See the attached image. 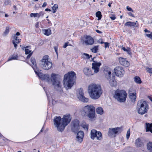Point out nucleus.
<instances>
[{
    "label": "nucleus",
    "mask_w": 152,
    "mask_h": 152,
    "mask_svg": "<svg viewBox=\"0 0 152 152\" xmlns=\"http://www.w3.org/2000/svg\"><path fill=\"white\" fill-rule=\"evenodd\" d=\"M88 92L90 97L93 99H98L102 93L101 86L95 84H91L88 86Z\"/></svg>",
    "instance_id": "nucleus-1"
},
{
    "label": "nucleus",
    "mask_w": 152,
    "mask_h": 152,
    "mask_svg": "<svg viewBox=\"0 0 152 152\" xmlns=\"http://www.w3.org/2000/svg\"><path fill=\"white\" fill-rule=\"evenodd\" d=\"M75 73L73 71L69 72L64 76V87L67 89H70L75 82L76 76Z\"/></svg>",
    "instance_id": "nucleus-2"
},
{
    "label": "nucleus",
    "mask_w": 152,
    "mask_h": 152,
    "mask_svg": "<svg viewBox=\"0 0 152 152\" xmlns=\"http://www.w3.org/2000/svg\"><path fill=\"white\" fill-rule=\"evenodd\" d=\"M30 60L32 64L31 66L34 70L36 74L40 78L49 82L50 80L49 75L46 74L43 75L42 73L41 72V70H40L39 69L37 68L35 58L33 57H31Z\"/></svg>",
    "instance_id": "nucleus-3"
},
{
    "label": "nucleus",
    "mask_w": 152,
    "mask_h": 152,
    "mask_svg": "<svg viewBox=\"0 0 152 152\" xmlns=\"http://www.w3.org/2000/svg\"><path fill=\"white\" fill-rule=\"evenodd\" d=\"M137 110L138 113L141 115L146 113L148 109V105L147 102L143 100L139 101L137 103Z\"/></svg>",
    "instance_id": "nucleus-4"
},
{
    "label": "nucleus",
    "mask_w": 152,
    "mask_h": 152,
    "mask_svg": "<svg viewBox=\"0 0 152 152\" xmlns=\"http://www.w3.org/2000/svg\"><path fill=\"white\" fill-rule=\"evenodd\" d=\"M127 94L124 90H117L115 92L114 97L121 103L124 102L126 100Z\"/></svg>",
    "instance_id": "nucleus-5"
},
{
    "label": "nucleus",
    "mask_w": 152,
    "mask_h": 152,
    "mask_svg": "<svg viewBox=\"0 0 152 152\" xmlns=\"http://www.w3.org/2000/svg\"><path fill=\"white\" fill-rule=\"evenodd\" d=\"M49 56L45 55L44 56L40 61V66L42 68L46 70H48L52 67L53 65L52 63L48 61Z\"/></svg>",
    "instance_id": "nucleus-6"
},
{
    "label": "nucleus",
    "mask_w": 152,
    "mask_h": 152,
    "mask_svg": "<svg viewBox=\"0 0 152 152\" xmlns=\"http://www.w3.org/2000/svg\"><path fill=\"white\" fill-rule=\"evenodd\" d=\"M95 107L92 105H87L83 108V111L86 116L91 119H93L95 117Z\"/></svg>",
    "instance_id": "nucleus-7"
},
{
    "label": "nucleus",
    "mask_w": 152,
    "mask_h": 152,
    "mask_svg": "<svg viewBox=\"0 0 152 152\" xmlns=\"http://www.w3.org/2000/svg\"><path fill=\"white\" fill-rule=\"evenodd\" d=\"M105 75L106 78L109 80L110 86L112 87L115 86L117 85V82L115 80V76L114 75L111 76V72L110 71H104Z\"/></svg>",
    "instance_id": "nucleus-8"
},
{
    "label": "nucleus",
    "mask_w": 152,
    "mask_h": 152,
    "mask_svg": "<svg viewBox=\"0 0 152 152\" xmlns=\"http://www.w3.org/2000/svg\"><path fill=\"white\" fill-rule=\"evenodd\" d=\"M61 121L62 118L60 116H56L54 118V124L57 127V130L61 132H62L64 130V129L62 127V121Z\"/></svg>",
    "instance_id": "nucleus-9"
},
{
    "label": "nucleus",
    "mask_w": 152,
    "mask_h": 152,
    "mask_svg": "<svg viewBox=\"0 0 152 152\" xmlns=\"http://www.w3.org/2000/svg\"><path fill=\"white\" fill-rule=\"evenodd\" d=\"M58 75L53 73L51 74V80L52 82L53 85L56 89L58 88H61V86L60 85V81L57 79L56 76Z\"/></svg>",
    "instance_id": "nucleus-10"
},
{
    "label": "nucleus",
    "mask_w": 152,
    "mask_h": 152,
    "mask_svg": "<svg viewBox=\"0 0 152 152\" xmlns=\"http://www.w3.org/2000/svg\"><path fill=\"white\" fill-rule=\"evenodd\" d=\"M95 137L97 140H101L102 138V134L100 131H97L95 129H92L91 131V138L94 140Z\"/></svg>",
    "instance_id": "nucleus-11"
},
{
    "label": "nucleus",
    "mask_w": 152,
    "mask_h": 152,
    "mask_svg": "<svg viewBox=\"0 0 152 152\" xmlns=\"http://www.w3.org/2000/svg\"><path fill=\"white\" fill-rule=\"evenodd\" d=\"M78 93L77 95V98L81 101L83 102H87L89 101L88 98L85 97L84 96L83 89L80 88L78 90Z\"/></svg>",
    "instance_id": "nucleus-12"
},
{
    "label": "nucleus",
    "mask_w": 152,
    "mask_h": 152,
    "mask_svg": "<svg viewBox=\"0 0 152 152\" xmlns=\"http://www.w3.org/2000/svg\"><path fill=\"white\" fill-rule=\"evenodd\" d=\"M72 124L71 130L72 132L76 133L79 130V121L78 120L75 119L72 121Z\"/></svg>",
    "instance_id": "nucleus-13"
},
{
    "label": "nucleus",
    "mask_w": 152,
    "mask_h": 152,
    "mask_svg": "<svg viewBox=\"0 0 152 152\" xmlns=\"http://www.w3.org/2000/svg\"><path fill=\"white\" fill-rule=\"evenodd\" d=\"M85 38L84 40L82 39L83 41V43H85L86 45H91L94 43V40L93 38L89 35H86L84 36Z\"/></svg>",
    "instance_id": "nucleus-14"
},
{
    "label": "nucleus",
    "mask_w": 152,
    "mask_h": 152,
    "mask_svg": "<svg viewBox=\"0 0 152 152\" xmlns=\"http://www.w3.org/2000/svg\"><path fill=\"white\" fill-rule=\"evenodd\" d=\"M71 117L70 115H65L62 118V127L64 129L65 127L70 123Z\"/></svg>",
    "instance_id": "nucleus-15"
},
{
    "label": "nucleus",
    "mask_w": 152,
    "mask_h": 152,
    "mask_svg": "<svg viewBox=\"0 0 152 152\" xmlns=\"http://www.w3.org/2000/svg\"><path fill=\"white\" fill-rule=\"evenodd\" d=\"M122 131L121 128L117 127L116 128H110L109 129L108 135L110 137L114 134H116L118 133H121Z\"/></svg>",
    "instance_id": "nucleus-16"
},
{
    "label": "nucleus",
    "mask_w": 152,
    "mask_h": 152,
    "mask_svg": "<svg viewBox=\"0 0 152 152\" xmlns=\"http://www.w3.org/2000/svg\"><path fill=\"white\" fill-rule=\"evenodd\" d=\"M114 70L116 75L119 77H123L124 74V70L122 67H116Z\"/></svg>",
    "instance_id": "nucleus-17"
},
{
    "label": "nucleus",
    "mask_w": 152,
    "mask_h": 152,
    "mask_svg": "<svg viewBox=\"0 0 152 152\" xmlns=\"http://www.w3.org/2000/svg\"><path fill=\"white\" fill-rule=\"evenodd\" d=\"M92 69L94 70V72L97 73L99 72V67L101 65V63L100 62H97L96 61H94L92 64Z\"/></svg>",
    "instance_id": "nucleus-18"
},
{
    "label": "nucleus",
    "mask_w": 152,
    "mask_h": 152,
    "mask_svg": "<svg viewBox=\"0 0 152 152\" xmlns=\"http://www.w3.org/2000/svg\"><path fill=\"white\" fill-rule=\"evenodd\" d=\"M84 133L83 131H79L77 134L76 140L79 143H81L83 140Z\"/></svg>",
    "instance_id": "nucleus-19"
},
{
    "label": "nucleus",
    "mask_w": 152,
    "mask_h": 152,
    "mask_svg": "<svg viewBox=\"0 0 152 152\" xmlns=\"http://www.w3.org/2000/svg\"><path fill=\"white\" fill-rule=\"evenodd\" d=\"M129 91V97L131 101L132 102H134L136 99V93H134L131 92Z\"/></svg>",
    "instance_id": "nucleus-20"
},
{
    "label": "nucleus",
    "mask_w": 152,
    "mask_h": 152,
    "mask_svg": "<svg viewBox=\"0 0 152 152\" xmlns=\"http://www.w3.org/2000/svg\"><path fill=\"white\" fill-rule=\"evenodd\" d=\"M146 132H150L152 133V123H145Z\"/></svg>",
    "instance_id": "nucleus-21"
},
{
    "label": "nucleus",
    "mask_w": 152,
    "mask_h": 152,
    "mask_svg": "<svg viewBox=\"0 0 152 152\" xmlns=\"http://www.w3.org/2000/svg\"><path fill=\"white\" fill-rule=\"evenodd\" d=\"M119 61L120 64L121 65L124 66H126V65L127 61H126V58H123L120 57L119 58Z\"/></svg>",
    "instance_id": "nucleus-22"
},
{
    "label": "nucleus",
    "mask_w": 152,
    "mask_h": 152,
    "mask_svg": "<svg viewBox=\"0 0 152 152\" xmlns=\"http://www.w3.org/2000/svg\"><path fill=\"white\" fill-rule=\"evenodd\" d=\"M135 145L137 147H141L143 145V143L139 138L136 139L135 141Z\"/></svg>",
    "instance_id": "nucleus-23"
},
{
    "label": "nucleus",
    "mask_w": 152,
    "mask_h": 152,
    "mask_svg": "<svg viewBox=\"0 0 152 152\" xmlns=\"http://www.w3.org/2000/svg\"><path fill=\"white\" fill-rule=\"evenodd\" d=\"M84 73L86 75H93L91 73V69L88 67H85L84 68L83 70Z\"/></svg>",
    "instance_id": "nucleus-24"
},
{
    "label": "nucleus",
    "mask_w": 152,
    "mask_h": 152,
    "mask_svg": "<svg viewBox=\"0 0 152 152\" xmlns=\"http://www.w3.org/2000/svg\"><path fill=\"white\" fill-rule=\"evenodd\" d=\"M136 25V23L134 22L128 21L126 22L124 24L126 26H129L130 27H134Z\"/></svg>",
    "instance_id": "nucleus-25"
},
{
    "label": "nucleus",
    "mask_w": 152,
    "mask_h": 152,
    "mask_svg": "<svg viewBox=\"0 0 152 152\" xmlns=\"http://www.w3.org/2000/svg\"><path fill=\"white\" fill-rule=\"evenodd\" d=\"M134 81L136 83L140 84L142 83V81L140 77L138 76H135L134 78Z\"/></svg>",
    "instance_id": "nucleus-26"
},
{
    "label": "nucleus",
    "mask_w": 152,
    "mask_h": 152,
    "mask_svg": "<svg viewBox=\"0 0 152 152\" xmlns=\"http://www.w3.org/2000/svg\"><path fill=\"white\" fill-rule=\"evenodd\" d=\"M43 31L44 34L46 36H49L51 34V30L50 28L44 29Z\"/></svg>",
    "instance_id": "nucleus-27"
},
{
    "label": "nucleus",
    "mask_w": 152,
    "mask_h": 152,
    "mask_svg": "<svg viewBox=\"0 0 152 152\" xmlns=\"http://www.w3.org/2000/svg\"><path fill=\"white\" fill-rule=\"evenodd\" d=\"M96 112L97 113L102 115L103 114L104 111L102 107H98L96 109Z\"/></svg>",
    "instance_id": "nucleus-28"
},
{
    "label": "nucleus",
    "mask_w": 152,
    "mask_h": 152,
    "mask_svg": "<svg viewBox=\"0 0 152 152\" xmlns=\"http://www.w3.org/2000/svg\"><path fill=\"white\" fill-rule=\"evenodd\" d=\"M148 150L150 152H152V142H149L147 144Z\"/></svg>",
    "instance_id": "nucleus-29"
},
{
    "label": "nucleus",
    "mask_w": 152,
    "mask_h": 152,
    "mask_svg": "<svg viewBox=\"0 0 152 152\" xmlns=\"http://www.w3.org/2000/svg\"><path fill=\"white\" fill-rule=\"evenodd\" d=\"M96 16L98 18V20H99L101 19L102 15L101 12L100 11H98L96 12Z\"/></svg>",
    "instance_id": "nucleus-30"
},
{
    "label": "nucleus",
    "mask_w": 152,
    "mask_h": 152,
    "mask_svg": "<svg viewBox=\"0 0 152 152\" xmlns=\"http://www.w3.org/2000/svg\"><path fill=\"white\" fill-rule=\"evenodd\" d=\"M10 31V28L9 26H7L5 31L3 33V36L4 37L7 36L9 33Z\"/></svg>",
    "instance_id": "nucleus-31"
},
{
    "label": "nucleus",
    "mask_w": 152,
    "mask_h": 152,
    "mask_svg": "<svg viewBox=\"0 0 152 152\" xmlns=\"http://www.w3.org/2000/svg\"><path fill=\"white\" fill-rule=\"evenodd\" d=\"M99 46H94V47L91 49L92 52L94 53H96L97 52V50H98Z\"/></svg>",
    "instance_id": "nucleus-32"
},
{
    "label": "nucleus",
    "mask_w": 152,
    "mask_h": 152,
    "mask_svg": "<svg viewBox=\"0 0 152 152\" xmlns=\"http://www.w3.org/2000/svg\"><path fill=\"white\" fill-rule=\"evenodd\" d=\"M18 58L17 55H15L14 56H12L10 57L8 60V61H10L13 60L17 59Z\"/></svg>",
    "instance_id": "nucleus-33"
},
{
    "label": "nucleus",
    "mask_w": 152,
    "mask_h": 152,
    "mask_svg": "<svg viewBox=\"0 0 152 152\" xmlns=\"http://www.w3.org/2000/svg\"><path fill=\"white\" fill-rule=\"evenodd\" d=\"M83 55L84 56V57H85L87 59H89L92 57L91 55H89L87 53H83Z\"/></svg>",
    "instance_id": "nucleus-34"
},
{
    "label": "nucleus",
    "mask_w": 152,
    "mask_h": 152,
    "mask_svg": "<svg viewBox=\"0 0 152 152\" xmlns=\"http://www.w3.org/2000/svg\"><path fill=\"white\" fill-rule=\"evenodd\" d=\"M82 127L85 130L87 131L88 130V125L82 124L81 125Z\"/></svg>",
    "instance_id": "nucleus-35"
},
{
    "label": "nucleus",
    "mask_w": 152,
    "mask_h": 152,
    "mask_svg": "<svg viewBox=\"0 0 152 152\" xmlns=\"http://www.w3.org/2000/svg\"><path fill=\"white\" fill-rule=\"evenodd\" d=\"M25 53L26 54H28L31 53H33L31 50H29L28 48H25Z\"/></svg>",
    "instance_id": "nucleus-36"
},
{
    "label": "nucleus",
    "mask_w": 152,
    "mask_h": 152,
    "mask_svg": "<svg viewBox=\"0 0 152 152\" xmlns=\"http://www.w3.org/2000/svg\"><path fill=\"white\" fill-rule=\"evenodd\" d=\"M131 49L129 47H127L126 52L128 54L131 55L132 53L131 52Z\"/></svg>",
    "instance_id": "nucleus-37"
},
{
    "label": "nucleus",
    "mask_w": 152,
    "mask_h": 152,
    "mask_svg": "<svg viewBox=\"0 0 152 152\" xmlns=\"http://www.w3.org/2000/svg\"><path fill=\"white\" fill-rule=\"evenodd\" d=\"M130 129H129L127 132L126 134V137L127 139L129 138L130 136Z\"/></svg>",
    "instance_id": "nucleus-38"
},
{
    "label": "nucleus",
    "mask_w": 152,
    "mask_h": 152,
    "mask_svg": "<svg viewBox=\"0 0 152 152\" xmlns=\"http://www.w3.org/2000/svg\"><path fill=\"white\" fill-rule=\"evenodd\" d=\"M145 35L148 38L152 39V31L151 32L150 34H146Z\"/></svg>",
    "instance_id": "nucleus-39"
},
{
    "label": "nucleus",
    "mask_w": 152,
    "mask_h": 152,
    "mask_svg": "<svg viewBox=\"0 0 152 152\" xmlns=\"http://www.w3.org/2000/svg\"><path fill=\"white\" fill-rule=\"evenodd\" d=\"M38 13H31L30 14V16L31 17H38Z\"/></svg>",
    "instance_id": "nucleus-40"
},
{
    "label": "nucleus",
    "mask_w": 152,
    "mask_h": 152,
    "mask_svg": "<svg viewBox=\"0 0 152 152\" xmlns=\"http://www.w3.org/2000/svg\"><path fill=\"white\" fill-rule=\"evenodd\" d=\"M58 8V5L57 4H54L53 6L52 7V10H56Z\"/></svg>",
    "instance_id": "nucleus-41"
},
{
    "label": "nucleus",
    "mask_w": 152,
    "mask_h": 152,
    "mask_svg": "<svg viewBox=\"0 0 152 152\" xmlns=\"http://www.w3.org/2000/svg\"><path fill=\"white\" fill-rule=\"evenodd\" d=\"M44 14V12H41L39 13H38V18H39L40 17H42L43 16V15Z\"/></svg>",
    "instance_id": "nucleus-42"
},
{
    "label": "nucleus",
    "mask_w": 152,
    "mask_h": 152,
    "mask_svg": "<svg viewBox=\"0 0 152 152\" xmlns=\"http://www.w3.org/2000/svg\"><path fill=\"white\" fill-rule=\"evenodd\" d=\"M110 18L113 20H114L116 19V17L114 15H111L110 16Z\"/></svg>",
    "instance_id": "nucleus-43"
},
{
    "label": "nucleus",
    "mask_w": 152,
    "mask_h": 152,
    "mask_svg": "<svg viewBox=\"0 0 152 152\" xmlns=\"http://www.w3.org/2000/svg\"><path fill=\"white\" fill-rule=\"evenodd\" d=\"M104 47L105 48H109V43L107 42H104Z\"/></svg>",
    "instance_id": "nucleus-44"
},
{
    "label": "nucleus",
    "mask_w": 152,
    "mask_h": 152,
    "mask_svg": "<svg viewBox=\"0 0 152 152\" xmlns=\"http://www.w3.org/2000/svg\"><path fill=\"white\" fill-rule=\"evenodd\" d=\"M4 4L5 5L10 4V1L9 0H5L4 2Z\"/></svg>",
    "instance_id": "nucleus-45"
},
{
    "label": "nucleus",
    "mask_w": 152,
    "mask_h": 152,
    "mask_svg": "<svg viewBox=\"0 0 152 152\" xmlns=\"http://www.w3.org/2000/svg\"><path fill=\"white\" fill-rule=\"evenodd\" d=\"M126 9L129 11L133 12V10L132 9L131 7H129V6H127L126 7Z\"/></svg>",
    "instance_id": "nucleus-46"
},
{
    "label": "nucleus",
    "mask_w": 152,
    "mask_h": 152,
    "mask_svg": "<svg viewBox=\"0 0 152 152\" xmlns=\"http://www.w3.org/2000/svg\"><path fill=\"white\" fill-rule=\"evenodd\" d=\"M12 43L14 45L15 48L16 49L17 46V44L15 43L14 40H12Z\"/></svg>",
    "instance_id": "nucleus-47"
},
{
    "label": "nucleus",
    "mask_w": 152,
    "mask_h": 152,
    "mask_svg": "<svg viewBox=\"0 0 152 152\" xmlns=\"http://www.w3.org/2000/svg\"><path fill=\"white\" fill-rule=\"evenodd\" d=\"M69 42H66L64 45L63 46V47L64 48H66L68 46Z\"/></svg>",
    "instance_id": "nucleus-48"
},
{
    "label": "nucleus",
    "mask_w": 152,
    "mask_h": 152,
    "mask_svg": "<svg viewBox=\"0 0 152 152\" xmlns=\"http://www.w3.org/2000/svg\"><path fill=\"white\" fill-rule=\"evenodd\" d=\"M12 37H13V39H14L13 40H17V39H18V37H17V36H16L15 35H14L12 36Z\"/></svg>",
    "instance_id": "nucleus-49"
},
{
    "label": "nucleus",
    "mask_w": 152,
    "mask_h": 152,
    "mask_svg": "<svg viewBox=\"0 0 152 152\" xmlns=\"http://www.w3.org/2000/svg\"><path fill=\"white\" fill-rule=\"evenodd\" d=\"M15 43H16L17 44H18L20 42L21 39H17V40H14Z\"/></svg>",
    "instance_id": "nucleus-50"
},
{
    "label": "nucleus",
    "mask_w": 152,
    "mask_h": 152,
    "mask_svg": "<svg viewBox=\"0 0 152 152\" xmlns=\"http://www.w3.org/2000/svg\"><path fill=\"white\" fill-rule=\"evenodd\" d=\"M32 54L33 53H30L29 54H28L27 56L26 59H29L31 57Z\"/></svg>",
    "instance_id": "nucleus-51"
},
{
    "label": "nucleus",
    "mask_w": 152,
    "mask_h": 152,
    "mask_svg": "<svg viewBox=\"0 0 152 152\" xmlns=\"http://www.w3.org/2000/svg\"><path fill=\"white\" fill-rule=\"evenodd\" d=\"M25 48H28V49H31V46H27L26 47H23L22 48L23 50Z\"/></svg>",
    "instance_id": "nucleus-52"
},
{
    "label": "nucleus",
    "mask_w": 152,
    "mask_h": 152,
    "mask_svg": "<svg viewBox=\"0 0 152 152\" xmlns=\"http://www.w3.org/2000/svg\"><path fill=\"white\" fill-rule=\"evenodd\" d=\"M147 71L149 72V73H151V68H148L147 69Z\"/></svg>",
    "instance_id": "nucleus-53"
},
{
    "label": "nucleus",
    "mask_w": 152,
    "mask_h": 152,
    "mask_svg": "<svg viewBox=\"0 0 152 152\" xmlns=\"http://www.w3.org/2000/svg\"><path fill=\"white\" fill-rule=\"evenodd\" d=\"M98 42L101 44H103L104 42L102 41V39H100L99 40H98Z\"/></svg>",
    "instance_id": "nucleus-54"
},
{
    "label": "nucleus",
    "mask_w": 152,
    "mask_h": 152,
    "mask_svg": "<svg viewBox=\"0 0 152 152\" xmlns=\"http://www.w3.org/2000/svg\"><path fill=\"white\" fill-rule=\"evenodd\" d=\"M47 5V3L46 2H45L44 3L43 5H42V7H46V6Z\"/></svg>",
    "instance_id": "nucleus-55"
},
{
    "label": "nucleus",
    "mask_w": 152,
    "mask_h": 152,
    "mask_svg": "<svg viewBox=\"0 0 152 152\" xmlns=\"http://www.w3.org/2000/svg\"><path fill=\"white\" fill-rule=\"evenodd\" d=\"M58 44L56 46H55L54 47V50H55V51H56L58 50Z\"/></svg>",
    "instance_id": "nucleus-56"
},
{
    "label": "nucleus",
    "mask_w": 152,
    "mask_h": 152,
    "mask_svg": "<svg viewBox=\"0 0 152 152\" xmlns=\"http://www.w3.org/2000/svg\"><path fill=\"white\" fill-rule=\"evenodd\" d=\"M129 15L132 16L133 17H134L135 16L134 15L132 14L131 12H129L128 13Z\"/></svg>",
    "instance_id": "nucleus-57"
},
{
    "label": "nucleus",
    "mask_w": 152,
    "mask_h": 152,
    "mask_svg": "<svg viewBox=\"0 0 152 152\" xmlns=\"http://www.w3.org/2000/svg\"><path fill=\"white\" fill-rule=\"evenodd\" d=\"M144 31L145 32V33H147V32H148V33H151V32L149 30H148L146 28H145V30H144Z\"/></svg>",
    "instance_id": "nucleus-58"
},
{
    "label": "nucleus",
    "mask_w": 152,
    "mask_h": 152,
    "mask_svg": "<svg viewBox=\"0 0 152 152\" xmlns=\"http://www.w3.org/2000/svg\"><path fill=\"white\" fill-rule=\"evenodd\" d=\"M96 31L99 34H102V32L98 30H96Z\"/></svg>",
    "instance_id": "nucleus-59"
},
{
    "label": "nucleus",
    "mask_w": 152,
    "mask_h": 152,
    "mask_svg": "<svg viewBox=\"0 0 152 152\" xmlns=\"http://www.w3.org/2000/svg\"><path fill=\"white\" fill-rule=\"evenodd\" d=\"M112 2H113V1H111L110 2L109 4H108V6L110 7L111 6V4H112Z\"/></svg>",
    "instance_id": "nucleus-60"
},
{
    "label": "nucleus",
    "mask_w": 152,
    "mask_h": 152,
    "mask_svg": "<svg viewBox=\"0 0 152 152\" xmlns=\"http://www.w3.org/2000/svg\"><path fill=\"white\" fill-rule=\"evenodd\" d=\"M47 20L48 21V23L50 25H51L52 24L51 22L48 19H47Z\"/></svg>",
    "instance_id": "nucleus-61"
},
{
    "label": "nucleus",
    "mask_w": 152,
    "mask_h": 152,
    "mask_svg": "<svg viewBox=\"0 0 152 152\" xmlns=\"http://www.w3.org/2000/svg\"><path fill=\"white\" fill-rule=\"evenodd\" d=\"M127 48H125L124 47H122V49L124 50V51H125L126 50Z\"/></svg>",
    "instance_id": "nucleus-62"
},
{
    "label": "nucleus",
    "mask_w": 152,
    "mask_h": 152,
    "mask_svg": "<svg viewBox=\"0 0 152 152\" xmlns=\"http://www.w3.org/2000/svg\"><path fill=\"white\" fill-rule=\"evenodd\" d=\"M15 35H16L17 36H19L20 35V33L18 32H17Z\"/></svg>",
    "instance_id": "nucleus-63"
},
{
    "label": "nucleus",
    "mask_w": 152,
    "mask_h": 152,
    "mask_svg": "<svg viewBox=\"0 0 152 152\" xmlns=\"http://www.w3.org/2000/svg\"><path fill=\"white\" fill-rule=\"evenodd\" d=\"M43 41L42 40H41V42H40V43H39V44L40 45H42L43 44Z\"/></svg>",
    "instance_id": "nucleus-64"
}]
</instances>
